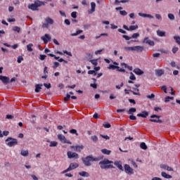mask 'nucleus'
<instances>
[{"instance_id":"obj_1","label":"nucleus","mask_w":180,"mask_h":180,"mask_svg":"<svg viewBox=\"0 0 180 180\" xmlns=\"http://www.w3.org/2000/svg\"><path fill=\"white\" fill-rule=\"evenodd\" d=\"M99 165L101 169H109L112 168H115V166L113 165V161L109 160L108 159H104L103 160H101L99 162Z\"/></svg>"},{"instance_id":"obj_2","label":"nucleus","mask_w":180,"mask_h":180,"mask_svg":"<svg viewBox=\"0 0 180 180\" xmlns=\"http://www.w3.org/2000/svg\"><path fill=\"white\" fill-rule=\"evenodd\" d=\"M82 161H83L86 167H91L92 165L91 162H94V161H99V159H98V158H94L92 155H89L86 158H82Z\"/></svg>"},{"instance_id":"obj_3","label":"nucleus","mask_w":180,"mask_h":180,"mask_svg":"<svg viewBox=\"0 0 180 180\" xmlns=\"http://www.w3.org/2000/svg\"><path fill=\"white\" fill-rule=\"evenodd\" d=\"M46 4H47L46 1H37L34 4L28 5V8L31 9V11H37L39 6H42V5H46Z\"/></svg>"},{"instance_id":"obj_4","label":"nucleus","mask_w":180,"mask_h":180,"mask_svg":"<svg viewBox=\"0 0 180 180\" xmlns=\"http://www.w3.org/2000/svg\"><path fill=\"white\" fill-rule=\"evenodd\" d=\"M6 142H8L6 144L8 147H13V146H18V139H13L12 137H8L6 139Z\"/></svg>"},{"instance_id":"obj_5","label":"nucleus","mask_w":180,"mask_h":180,"mask_svg":"<svg viewBox=\"0 0 180 180\" xmlns=\"http://www.w3.org/2000/svg\"><path fill=\"white\" fill-rule=\"evenodd\" d=\"M78 167H79V165H78V163L72 162L70 163L69 168L62 172L61 174H67V172H70V171H72V169H75L76 168H78Z\"/></svg>"},{"instance_id":"obj_6","label":"nucleus","mask_w":180,"mask_h":180,"mask_svg":"<svg viewBox=\"0 0 180 180\" xmlns=\"http://www.w3.org/2000/svg\"><path fill=\"white\" fill-rule=\"evenodd\" d=\"M160 117H161V116L157 115H152L150 116L149 122H152L153 123H162V120H160Z\"/></svg>"},{"instance_id":"obj_7","label":"nucleus","mask_w":180,"mask_h":180,"mask_svg":"<svg viewBox=\"0 0 180 180\" xmlns=\"http://www.w3.org/2000/svg\"><path fill=\"white\" fill-rule=\"evenodd\" d=\"M124 168L126 174H128V175H133V174H134V169L130 165L126 164L124 165Z\"/></svg>"},{"instance_id":"obj_8","label":"nucleus","mask_w":180,"mask_h":180,"mask_svg":"<svg viewBox=\"0 0 180 180\" xmlns=\"http://www.w3.org/2000/svg\"><path fill=\"white\" fill-rule=\"evenodd\" d=\"M58 140H60V141H61V143H64L66 144H71V141L67 140V139H65V136L63 134H58Z\"/></svg>"},{"instance_id":"obj_9","label":"nucleus","mask_w":180,"mask_h":180,"mask_svg":"<svg viewBox=\"0 0 180 180\" xmlns=\"http://www.w3.org/2000/svg\"><path fill=\"white\" fill-rule=\"evenodd\" d=\"M135 86L136 88L134 87L132 88L134 91L129 90V91L131 92L133 95H138L139 96H140V89H139V88H140V84H135Z\"/></svg>"},{"instance_id":"obj_10","label":"nucleus","mask_w":180,"mask_h":180,"mask_svg":"<svg viewBox=\"0 0 180 180\" xmlns=\"http://www.w3.org/2000/svg\"><path fill=\"white\" fill-rule=\"evenodd\" d=\"M67 155L68 158H75V160L79 158V155L77 153H72L71 151H68Z\"/></svg>"},{"instance_id":"obj_11","label":"nucleus","mask_w":180,"mask_h":180,"mask_svg":"<svg viewBox=\"0 0 180 180\" xmlns=\"http://www.w3.org/2000/svg\"><path fill=\"white\" fill-rule=\"evenodd\" d=\"M123 39H125V40H130V39H137V37H140L139 33H134L131 37H129L127 35H122Z\"/></svg>"},{"instance_id":"obj_12","label":"nucleus","mask_w":180,"mask_h":180,"mask_svg":"<svg viewBox=\"0 0 180 180\" xmlns=\"http://www.w3.org/2000/svg\"><path fill=\"white\" fill-rule=\"evenodd\" d=\"M41 40H43L44 44H47L50 40H51V37L49 34H45L44 36L41 37Z\"/></svg>"},{"instance_id":"obj_13","label":"nucleus","mask_w":180,"mask_h":180,"mask_svg":"<svg viewBox=\"0 0 180 180\" xmlns=\"http://www.w3.org/2000/svg\"><path fill=\"white\" fill-rule=\"evenodd\" d=\"M143 44H148L149 46H154L155 43L153 41H151V39H150L148 38V37H146L144 38L143 41Z\"/></svg>"},{"instance_id":"obj_14","label":"nucleus","mask_w":180,"mask_h":180,"mask_svg":"<svg viewBox=\"0 0 180 180\" xmlns=\"http://www.w3.org/2000/svg\"><path fill=\"white\" fill-rule=\"evenodd\" d=\"M144 50V47L141 46H132V51H136L137 53H141Z\"/></svg>"},{"instance_id":"obj_15","label":"nucleus","mask_w":180,"mask_h":180,"mask_svg":"<svg viewBox=\"0 0 180 180\" xmlns=\"http://www.w3.org/2000/svg\"><path fill=\"white\" fill-rule=\"evenodd\" d=\"M114 165L118 168V169H120V171H124L121 161L116 160L114 162Z\"/></svg>"},{"instance_id":"obj_16","label":"nucleus","mask_w":180,"mask_h":180,"mask_svg":"<svg viewBox=\"0 0 180 180\" xmlns=\"http://www.w3.org/2000/svg\"><path fill=\"white\" fill-rule=\"evenodd\" d=\"M91 9L88 11V14L91 15V13H94L95 12V8H96V4L95 2L91 3Z\"/></svg>"},{"instance_id":"obj_17","label":"nucleus","mask_w":180,"mask_h":180,"mask_svg":"<svg viewBox=\"0 0 180 180\" xmlns=\"http://www.w3.org/2000/svg\"><path fill=\"white\" fill-rule=\"evenodd\" d=\"M0 80L3 82V84H9V77L6 76L0 75Z\"/></svg>"},{"instance_id":"obj_18","label":"nucleus","mask_w":180,"mask_h":180,"mask_svg":"<svg viewBox=\"0 0 180 180\" xmlns=\"http://www.w3.org/2000/svg\"><path fill=\"white\" fill-rule=\"evenodd\" d=\"M71 148H75L76 151L77 153H81V151H82V150H84V146H71Z\"/></svg>"},{"instance_id":"obj_19","label":"nucleus","mask_w":180,"mask_h":180,"mask_svg":"<svg viewBox=\"0 0 180 180\" xmlns=\"http://www.w3.org/2000/svg\"><path fill=\"white\" fill-rule=\"evenodd\" d=\"M139 16H141L142 18H149V19H154V16L151 15L150 14L139 13Z\"/></svg>"},{"instance_id":"obj_20","label":"nucleus","mask_w":180,"mask_h":180,"mask_svg":"<svg viewBox=\"0 0 180 180\" xmlns=\"http://www.w3.org/2000/svg\"><path fill=\"white\" fill-rule=\"evenodd\" d=\"M138 117H147L148 116V112L142 111L141 113L137 114Z\"/></svg>"},{"instance_id":"obj_21","label":"nucleus","mask_w":180,"mask_h":180,"mask_svg":"<svg viewBox=\"0 0 180 180\" xmlns=\"http://www.w3.org/2000/svg\"><path fill=\"white\" fill-rule=\"evenodd\" d=\"M134 72L136 74V75H143V74H144V72L141 70L140 68L134 69Z\"/></svg>"},{"instance_id":"obj_22","label":"nucleus","mask_w":180,"mask_h":180,"mask_svg":"<svg viewBox=\"0 0 180 180\" xmlns=\"http://www.w3.org/2000/svg\"><path fill=\"white\" fill-rule=\"evenodd\" d=\"M45 22L46 23H47L48 25H53L54 24V20L50 18V17H47L46 19H45Z\"/></svg>"},{"instance_id":"obj_23","label":"nucleus","mask_w":180,"mask_h":180,"mask_svg":"<svg viewBox=\"0 0 180 180\" xmlns=\"http://www.w3.org/2000/svg\"><path fill=\"white\" fill-rule=\"evenodd\" d=\"M161 174L162 176H163V178H165L166 179H171V178H172V176L167 174L165 172H162Z\"/></svg>"},{"instance_id":"obj_24","label":"nucleus","mask_w":180,"mask_h":180,"mask_svg":"<svg viewBox=\"0 0 180 180\" xmlns=\"http://www.w3.org/2000/svg\"><path fill=\"white\" fill-rule=\"evenodd\" d=\"M43 86V84H38L35 85V92L39 93L40 92V89H41V87Z\"/></svg>"},{"instance_id":"obj_25","label":"nucleus","mask_w":180,"mask_h":180,"mask_svg":"<svg viewBox=\"0 0 180 180\" xmlns=\"http://www.w3.org/2000/svg\"><path fill=\"white\" fill-rule=\"evenodd\" d=\"M79 175H80V176H85L86 178L89 177V173L85 171L79 172Z\"/></svg>"},{"instance_id":"obj_26","label":"nucleus","mask_w":180,"mask_h":180,"mask_svg":"<svg viewBox=\"0 0 180 180\" xmlns=\"http://www.w3.org/2000/svg\"><path fill=\"white\" fill-rule=\"evenodd\" d=\"M157 34L159 36V37H165V32L158 30H157Z\"/></svg>"},{"instance_id":"obj_27","label":"nucleus","mask_w":180,"mask_h":180,"mask_svg":"<svg viewBox=\"0 0 180 180\" xmlns=\"http://www.w3.org/2000/svg\"><path fill=\"white\" fill-rule=\"evenodd\" d=\"M101 153H103V154H105V155H110L112 150H109L106 148H104L101 150Z\"/></svg>"},{"instance_id":"obj_28","label":"nucleus","mask_w":180,"mask_h":180,"mask_svg":"<svg viewBox=\"0 0 180 180\" xmlns=\"http://www.w3.org/2000/svg\"><path fill=\"white\" fill-rule=\"evenodd\" d=\"M155 74L157 77H161V75H163L164 74V70H155Z\"/></svg>"},{"instance_id":"obj_29","label":"nucleus","mask_w":180,"mask_h":180,"mask_svg":"<svg viewBox=\"0 0 180 180\" xmlns=\"http://www.w3.org/2000/svg\"><path fill=\"white\" fill-rule=\"evenodd\" d=\"M4 136H9V131H4L2 134V131L0 130V138L4 137Z\"/></svg>"},{"instance_id":"obj_30","label":"nucleus","mask_w":180,"mask_h":180,"mask_svg":"<svg viewBox=\"0 0 180 180\" xmlns=\"http://www.w3.org/2000/svg\"><path fill=\"white\" fill-rule=\"evenodd\" d=\"M120 67L115 65H110L108 67V70H119Z\"/></svg>"},{"instance_id":"obj_31","label":"nucleus","mask_w":180,"mask_h":180,"mask_svg":"<svg viewBox=\"0 0 180 180\" xmlns=\"http://www.w3.org/2000/svg\"><path fill=\"white\" fill-rule=\"evenodd\" d=\"M21 155H22V157H27V155H29V150H21L20 152Z\"/></svg>"},{"instance_id":"obj_32","label":"nucleus","mask_w":180,"mask_h":180,"mask_svg":"<svg viewBox=\"0 0 180 180\" xmlns=\"http://www.w3.org/2000/svg\"><path fill=\"white\" fill-rule=\"evenodd\" d=\"M32 47H33V44H27V51H30V52L33 51Z\"/></svg>"},{"instance_id":"obj_33","label":"nucleus","mask_w":180,"mask_h":180,"mask_svg":"<svg viewBox=\"0 0 180 180\" xmlns=\"http://www.w3.org/2000/svg\"><path fill=\"white\" fill-rule=\"evenodd\" d=\"M140 148H141L142 150H147V145L146 144V143L142 142V143H141V144H140Z\"/></svg>"},{"instance_id":"obj_34","label":"nucleus","mask_w":180,"mask_h":180,"mask_svg":"<svg viewBox=\"0 0 180 180\" xmlns=\"http://www.w3.org/2000/svg\"><path fill=\"white\" fill-rule=\"evenodd\" d=\"M82 32H83L82 30H79L75 33H72L70 36H78V34H81Z\"/></svg>"},{"instance_id":"obj_35","label":"nucleus","mask_w":180,"mask_h":180,"mask_svg":"<svg viewBox=\"0 0 180 180\" xmlns=\"http://www.w3.org/2000/svg\"><path fill=\"white\" fill-rule=\"evenodd\" d=\"M174 39L176 43H177V44H179V46H180V37L179 36H174Z\"/></svg>"},{"instance_id":"obj_36","label":"nucleus","mask_w":180,"mask_h":180,"mask_svg":"<svg viewBox=\"0 0 180 180\" xmlns=\"http://www.w3.org/2000/svg\"><path fill=\"white\" fill-rule=\"evenodd\" d=\"M13 31L17 32V33H20V27H19L18 26H15L13 27Z\"/></svg>"},{"instance_id":"obj_37","label":"nucleus","mask_w":180,"mask_h":180,"mask_svg":"<svg viewBox=\"0 0 180 180\" xmlns=\"http://www.w3.org/2000/svg\"><path fill=\"white\" fill-rule=\"evenodd\" d=\"M90 63L96 67V65H98V59L90 60Z\"/></svg>"},{"instance_id":"obj_38","label":"nucleus","mask_w":180,"mask_h":180,"mask_svg":"<svg viewBox=\"0 0 180 180\" xmlns=\"http://www.w3.org/2000/svg\"><path fill=\"white\" fill-rule=\"evenodd\" d=\"M136 109L135 108H131L128 111V114L131 115V113H134L136 112Z\"/></svg>"},{"instance_id":"obj_39","label":"nucleus","mask_w":180,"mask_h":180,"mask_svg":"<svg viewBox=\"0 0 180 180\" xmlns=\"http://www.w3.org/2000/svg\"><path fill=\"white\" fill-rule=\"evenodd\" d=\"M139 29V25H131L129 26V30L133 31Z\"/></svg>"},{"instance_id":"obj_40","label":"nucleus","mask_w":180,"mask_h":180,"mask_svg":"<svg viewBox=\"0 0 180 180\" xmlns=\"http://www.w3.org/2000/svg\"><path fill=\"white\" fill-rule=\"evenodd\" d=\"M127 88H128V89L129 90H127V89H124V93L126 94V95H129L130 94V91H131V86H127Z\"/></svg>"},{"instance_id":"obj_41","label":"nucleus","mask_w":180,"mask_h":180,"mask_svg":"<svg viewBox=\"0 0 180 180\" xmlns=\"http://www.w3.org/2000/svg\"><path fill=\"white\" fill-rule=\"evenodd\" d=\"M168 18L170 20H175V15H174L172 13H169Z\"/></svg>"},{"instance_id":"obj_42","label":"nucleus","mask_w":180,"mask_h":180,"mask_svg":"<svg viewBox=\"0 0 180 180\" xmlns=\"http://www.w3.org/2000/svg\"><path fill=\"white\" fill-rule=\"evenodd\" d=\"M129 79H131V81H136V76L134 75V74H133V72L130 73Z\"/></svg>"},{"instance_id":"obj_43","label":"nucleus","mask_w":180,"mask_h":180,"mask_svg":"<svg viewBox=\"0 0 180 180\" xmlns=\"http://www.w3.org/2000/svg\"><path fill=\"white\" fill-rule=\"evenodd\" d=\"M57 144H58V143H57V141H51L50 143L49 146L50 147H57Z\"/></svg>"},{"instance_id":"obj_44","label":"nucleus","mask_w":180,"mask_h":180,"mask_svg":"<svg viewBox=\"0 0 180 180\" xmlns=\"http://www.w3.org/2000/svg\"><path fill=\"white\" fill-rule=\"evenodd\" d=\"M48 56L49 57H53L55 58V60H59L60 59V56H56V55L53 54V53H48Z\"/></svg>"},{"instance_id":"obj_45","label":"nucleus","mask_w":180,"mask_h":180,"mask_svg":"<svg viewBox=\"0 0 180 180\" xmlns=\"http://www.w3.org/2000/svg\"><path fill=\"white\" fill-rule=\"evenodd\" d=\"M23 60H24L23 57L22 56H19L18 57L17 62L18 63V64H20V63H22Z\"/></svg>"},{"instance_id":"obj_46","label":"nucleus","mask_w":180,"mask_h":180,"mask_svg":"<svg viewBox=\"0 0 180 180\" xmlns=\"http://www.w3.org/2000/svg\"><path fill=\"white\" fill-rule=\"evenodd\" d=\"M91 139L94 143H96V141H98V136H96V135L91 136Z\"/></svg>"},{"instance_id":"obj_47","label":"nucleus","mask_w":180,"mask_h":180,"mask_svg":"<svg viewBox=\"0 0 180 180\" xmlns=\"http://www.w3.org/2000/svg\"><path fill=\"white\" fill-rule=\"evenodd\" d=\"M70 133L71 134H76V136H78V133L77 132V129H71L70 130Z\"/></svg>"},{"instance_id":"obj_48","label":"nucleus","mask_w":180,"mask_h":180,"mask_svg":"<svg viewBox=\"0 0 180 180\" xmlns=\"http://www.w3.org/2000/svg\"><path fill=\"white\" fill-rule=\"evenodd\" d=\"M146 97L148 99H154V98H155V95L154 94H151L150 95L146 96Z\"/></svg>"},{"instance_id":"obj_49","label":"nucleus","mask_w":180,"mask_h":180,"mask_svg":"<svg viewBox=\"0 0 180 180\" xmlns=\"http://www.w3.org/2000/svg\"><path fill=\"white\" fill-rule=\"evenodd\" d=\"M44 86H45V88H47V89H50V88H51V84L49 83H44Z\"/></svg>"},{"instance_id":"obj_50","label":"nucleus","mask_w":180,"mask_h":180,"mask_svg":"<svg viewBox=\"0 0 180 180\" xmlns=\"http://www.w3.org/2000/svg\"><path fill=\"white\" fill-rule=\"evenodd\" d=\"M124 50H127L129 51H133V46H125Z\"/></svg>"},{"instance_id":"obj_51","label":"nucleus","mask_w":180,"mask_h":180,"mask_svg":"<svg viewBox=\"0 0 180 180\" xmlns=\"http://www.w3.org/2000/svg\"><path fill=\"white\" fill-rule=\"evenodd\" d=\"M101 137H102L103 139H105V140H110V137H109V136H108V135L101 134Z\"/></svg>"},{"instance_id":"obj_52","label":"nucleus","mask_w":180,"mask_h":180,"mask_svg":"<svg viewBox=\"0 0 180 180\" xmlns=\"http://www.w3.org/2000/svg\"><path fill=\"white\" fill-rule=\"evenodd\" d=\"M47 57V56H46V55H40L39 56V59L41 60V61H43V60H46V58Z\"/></svg>"},{"instance_id":"obj_53","label":"nucleus","mask_w":180,"mask_h":180,"mask_svg":"<svg viewBox=\"0 0 180 180\" xmlns=\"http://www.w3.org/2000/svg\"><path fill=\"white\" fill-rule=\"evenodd\" d=\"M71 16L73 18V19H76V18H77V11L72 12Z\"/></svg>"},{"instance_id":"obj_54","label":"nucleus","mask_w":180,"mask_h":180,"mask_svg":"<svg viewBox=\"0 0 180 180\" xmlns=\"http://www.w3.org/2000/svg\"><path fill=\"white\" fill-rule=\"evenodd\" d=\"M178 50H179V48H178V47H174V48L172 49V53H173L174 54H175V53L178 51Z\"/></svg>"},{"instance_id":"obj_55","label":"nucleus","mask_w":180,"mask_h":180,"mask_svg":"<svg viewBox=\"0 0 180 180\" xmlns=\"http://www.w3.org/2000/svg\"><path fill=\"white\" fill-rule=\"evenodd\" d=\"M90 86L91 87V88H94V89H96V88H98V84H96V83H94V84H90Z\"/></svg>"},{"instance_id":"obj_56","label":"nucleus","mask_w":180,"mask_h":180,"mask_svg":"<svg viewBox=\"0 0 180 180\" xmlns=\"http://www.w3.org/2000/svg\"><path fill=\"white\" fill-rule=\"evenodd\" d=\"M120 13L122 16H126V15H127V12H126V11H120Z\"/></svg>"},{"instance_id":"obj_57","label":"nucleus","mask_w":180,"mask_h":180,"mask_svg":"<svg viewBox=\"0 0 180 180\" xmlns=\"http://www.w3.org/2000/svg\"><path fill=\"white\" fill-rule=\"evenodd\" d=\"M70 98H71V96L70 94H67L65 97H64V101H70Z\"/></svg>"},{"instance_id":"obj_58","label":"nucleus","mask_w":180,"mask_h":180,"mask_svg":"<svg viewBox=\"0 0 180 180\" xmlns=\"http://www.w3.org/2000/svg\"><path fill=\"white\" fill-rule=\"evenodd\" d=\"M124 85V84L123 83V82H122L121 84H120V85H116L115 86V88L117 89H120L121 88H122V86H123Z\"/></svg>"},{"instance_id":"obj_59","label":"nucleus","mask_w":180,"mask_h":180,"mask_svg":"<svg viewBox=\"0 0 180 180\" xmlns=\"http://www.w3.org/2000/svg\"><path fill=\"white\" fill-rule=\"evenodd\" d=\"M103 127H105V129H110L111 125L110 123H107V124H103Z\"/></svg>"},{"instance_id":"obj_60","label":"nucleus","mask_w":180,"mask_h":180,"mask_svg":"<svg viewBox=\"0 0 180 180\" xmlns=\"http://www.w3.org/2000/svg\"><path fill=\"white\" fill-rule=\"evenodd\" d=\"M64 54H67V56H70V57H72V53L71 52H68V51H63Z\"/></svg>"},{"instance_id":"obj_61","label":"nucleus","mask_w":180,"mask_h":180,"mask_svg":"<svg viewBox=\"0 0 180 180\" xmlns=\"http://www.w3.org/2000/svg\"><path fill=\"white\" fill-rule=\"evenodd\" d=\"M58 65H60V63H59L58 62H55V63H53V68L56 69V68H57V67H58Z\"/></svg>"},{"instance_id":"obj_62","label":"nucleus","mask_w":180,"mask_h":180,"mask_svg":"<svg viewBox=\"0 0 180 180\" xmlns=\"http://www.w3.org/2000/svg\"><path fill=\"white\" fill-rule=\"evenodd\" d=\"M42 28L43 29H49V25H48V23L46 22V23H44L43 25H42Z\"/></svg>"},{"instance_id":"obj_63","label":"nucleus","mask_w":180,"mask_h":180,"mask_svg":"<svg viewBox=\"0 0 180 180\" xmlns=\"http://www.w3.org/2000/svg\"><path fill=\"white\" fill-rule=\"evenodd\" d=\"M160 54L159 53H155L153 54V57L154 58H158L160 57Z\"/></svg>"},{"instance_id":"obj_64","label":"nucleus","mask_w":180,"mask_h":180,"mask_svg":"<svg viewBox=\"0 0 180 180\" xmlns=\"http://www.w3.org/2000/svg\"><path fill=\"white\" fill-rule=\"evenodd\" d=\"M168 165H161L160 167L162 168V169H167Z\"/></svg>"}]
</instances>
